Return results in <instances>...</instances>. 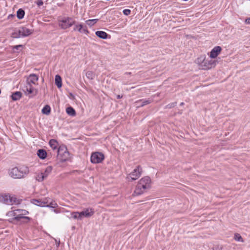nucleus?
I'll list each match as a JSON object with an SVG mask.
<instances>
[{
    "instance_id": "1",
    "label": "nucleus",
    "mask_w": 250,
    "mask_h": 250,
    "mask_svg": "<svg viewBox=\"0 0 250 250\" xmlns=\"http://www.w3.org/2000/svg\"><path fill=\"white\" fill-rule=\"evenodd\" d=\"M28 211L25 209H18L8 211L6 216L10 222L15 220L19 221L21 218H24L29 220L30 218L29 217L24 216L28 214Z\"/></svg>"
},
{
    "instance_id": "2",
    "label": "nucleus",
    "mask_w": 250,
    "mask_h": 250,
    "mask_svg": "<svg viewBox=\"0 0 250 250\" xmlns=\"http://www.w3.org/2000/svg\"><path fill=\"white\" fill-rule=\"evenodd\" d=\"M151 179L148 177H144L140 180L134 193L136 195H139L145 192L151 187Z\"/></svg>"
},
{
    "instance_id": "3",
    "label": "nucleus",
    "mask_w": 250,
    "mask_h": 250,
    "mask_svg": "<svg viewBox=\"0 0 250 250\" xmlns=\"http://www.w3.org/2000/svg\"><path fill=\"white\" fill-rule=\"evenodd\" d=\"M29 168L25 166H22L18 168L15 167L10 168L8 170L9 175L14 179H20L24 177L29 173Z\"/></svg>"
},
{
    "instance_id": "4",
    "label": "nucleus",
    "mask_w": 250,
    "mask_h": 250,
    "mask_svg": "<svg viewBox=\"0 0 250 250\" xmlns=\"http://www.w3.org/2000/svg\"><path fill=\"white\" fill-rule=\"evenodd\" d=\"M0 202L8 205H19L21 204V200L17 199L15 196L3 194L0 195Z\"/></svg>"
},
{
    "instance_id": "5",
    "label": "nucleus",
    "mask_w": 250,
    "mask_h": 250,
    "mask_svg": "<svg viewBox=\"0 0 250 250\" xmlns=\"http://www.w3.org/2000/svg\"><path fill=\"white\" fill-rule=\"evenodd\" d=\"M58 157L62 161H65L69 158V154L65 146H59L58 150Z\"/></svg>"
},
{
    "instance_id": "6",
    "label": "nucleus",
    "mask_w": 250,
    "mask_h": 250,
    "mask_svg": "<svg viewBox=\"0 0 250 250\" xmlns=\"http://www.w3.org/2000/svg\"><path fill=\"white\" fill-rule=\"evenodd\" d=\"M217 64V61L212 60H205L204 59L203 62L200 64L201 69L208 70L214 67Z\"/></svg>"
},
{
    "instance_id": "7",
    "label": "nucleus",
    "mask_w": 250,
    "mask_h": 250,
    "mask_svg": "<svg viewBox=\"0 0 250 250\" xmlns=\"http://www.w3.org/2000/svg\"><path fill=\"white\" fill-rule=\"evenodd\" d=\"M75 22V21L71 18L66 17L64 18L59 21V26L62 29H67Z\"/></svg>"
},
{
    "instance_id": "8",
    "label": "nucleus",
    "mask_w": 250,
    "mask_h": 250,
    "mask_svg": "<svg viewBox=\"0 0 250 250\" xmlns=\"http://www.w3.org/2000/svg\"><path fill=\"white\" fill-rule=\"evenodd\" d=\"M52 167L51 166L47 167L43 172H41L38 174L36 176V179L39 182H42L46 179L48 176L51 173Z\"/></svg>"
},
{
    "instance_id": "9",
    "label": "nucleus",
    "mask_w": 250,
    "mask_h": 250,
    "mask_svg": "<svg viewBox=\"0 0 250 250\" xmlns=\"http://www.w3.org/2000/svg\"><path fill=\"white\" fill-rule=\"evenodd\" d=\"M142 173V168L138 166L136 168L134 169L133 171L130 173L127 177L128 181L136 180L140 177Z\"/></svg>"
},
{
    "instance_id": "10",
    "label": "nucleus",
    "mask_w": 250,
    "mask_h": 250,
    "mask_svg": "<svg viewBox=\"0 0 250 250\" xmlns=\"http://www.w3.org/2000/svg\"><path fill=\"white\" fill-rule=\"evenodd\" d=\"M104 159V155L100 152L93 153L91 156V162L94 164H97L102 162Z\"/></svg>"
},
{
    "instance_id": "11",
    "label": "nucleus",
    "mask_w": 250,
    "mask_h": 250,
    "mask_svg": "<svg viewBox=\"0 0 250 250\" xmlns=\"http://www.w3.org/2000/svg\"><path fill=\"white\" fill-rule=\"evenodd\" d=\"M94 210L92 208H86L82 211L80 212L82 220L84 218H89L91 217L94 214Z\"/></svg>"
},
{
    "instance_id": "12",
    "label": "nucleus",
    "mask_w": 250,
    "mask_h": 250,
    "mask_svg": "<svg viewBox=\"0 0 250 250\" xmlns=\"http://www.w3.org/2000/svg\"><path fill=\"white\" fill-rule=\"evenodd\" d=\"M33 30L25 27L19 28V33L21 34V37H25L31 35Z\"/></svg>"
},
{
    "instance_id": "13",
    "label": "nucleus",
    "mask_w": 250,
    "mask_h": 250,
    "mask_svg": "<svg viewBox=\"0 0 250 250\" xmlns=\"http://www.w3.org/2000/svg\"><path fill=\"white\" fill-rule=\"evenodd\" d=\"M31 203L35 205L41 207H45L46 204L48 203L47 199H32L31 200Z\"/></svg>"
},
{
    "instance_id": "14",
    "label": "nucleus",
    "mask_w": 250,
    "mask_h": 250,
    "mask_svg": "<svg viewBox=\"0 0 250 250\" xmlns=\"http://www.w3.org/2000/svg\"><path fill=\"white\" fill-rule=\"evenodd\" d=\"M39 80V77L34 74H30L27 79V83L28 85H30L31 83L36 84Z\"/></svg>"
},
{
    "instance_id": "15",
    "label": "nucleus",
    "mask_w": 250,
    "mask_h": 250,
    "mask_svg": "<svg viewBox=\"0 0 250 250\" xmlns=\"http://www.w3.org/2000/svg\"><path fill=\"white\" fill-rule=\"evenodd\" d=\"M221 51V47L217 46L214 47L210 53V57L211 58H215L219 54Z\"/></svg>"
},
{
    "instance_id": "16",
    "label": "nucleus",
    "mask_w": 250,
    "mask_h": 250,
    "mask_svg": "<svg viewBox=\"0 0 250 250\" xmlns=\"http://www.w3.org/2000/svg\"><path fill=\"white\" fill-rule=\"evenodd\" d=\"M74 30H77L80 33H83L85 34H87L88 33V31L87 30L86 27L85 26L84 27L82 24L75 25L74 28Z\"/></svg>"
},
{
    "instance_id": "17",
    "label": "nucleus",
    "mask_w": 250,
    "mask_h": 250,
    "mask_svg": "<svg viewBox=\"0 0 250 250\" xmlns=\"http://www.w3.org/2000/svg\"><path fill=\"white\" fill-rule=\"evenodd\" d=\"M49 144L50 146V147L52 148L53 150H58L59 148V144L58 142L54 139H51L50 140L49 142Z\"/></svg>"
},
{
    "instance_id": "18",
    "label": "nucleus",
    "mask_w": 250,
    "mask_h": 250,
    "mask_svg": "<svg viewBox=\"0 0 250 250\" xmlns=\"http://www.w3.org/2000/svg\"><path fill=\"white\" fill-rule=\"evenodd\" d=\"M96 35L99 38L102 39H105L107 37V34L103 31H97L95 33Z\"/></svg>"
},
{
    "instance_id": "19",
    "label": "nucleus",
    "mask_w": 250,
    "mask_h": 250,
    "mask_svg": "<svg viewBox=\"0 0 250 250\" xmlns=\"http://www.w3.org/2000/svg\"><path fill=\"white\" fill-rule=\"evenodd\" d=\"M37 155L40 158L44 159L46 157L47 153L45 150L41 149L38 150Z\"/></svg>"
},
{
    "instance_id": "20",
    "label": "nucleus",
    "mask_w": 250,
    "mask_h": 250,
    "mask_svg": "<svg viewBox=\"0 0 250 250\" xmlns=\"http://www.w3.org/2000/svg\"><path fill=\"white\" fill-rule=\"evenodd\" d=\"M26 91L28 92V94H34V95H36L38 92L37 90L34 88L31 84H27L26 86Z\"/></svg>"
},
{
    "instance_id": "21",
    "label": "nucleus",
    "mask_w": 250,
    "mask_h": 250,
    "mask_svg": "<svg viewBox=\"0 0 250 250\" xmlns=\"http://www.w3.org/2000/svg\"><path fill=\"white\" fill-rule=\"evenodd\" d=\"M21 97V92L17 91L13 93L11 95V98L13 100L17 101L19 100Z\"/></svg>"
},
{
    "instance_id": "22",
    "label": "nucleus",
    "mask_w": 250,
    "mask_h": 250,
    "mask_svg": "<svg viewBox=\"0 0 250 250\" xmlns=\"http://www.w3.org/2000/svg\"><path fill=\"white\" fill-rule=\"evenodd\" d=\"M55 83L58 88H60L62 86V79L59 75H56L55 78Z\"/></svg>"
},
{
    "instance_id": "23",
    "label": "nucleus",
    "mask_w": 250,
    "mask_h": 250,
    "mask_svg": "<svg viewBox=\"0 0 250 250\" xmlns=\"http://www.w3.org/2000/svg\"><path fill=\"white\" fill-rule=\"evenodd\" d=\"M66 113L70 116H74L76 115L75 110L71 107H67L66 109Z\"/></svg>"
},
{
    "instance_id": "24",
    "label": "nucleus",
    "mask_w": 250,
    "mask_h": 250,
    "mask_svg": "<svg viewBox=\"0 0 250 250\" xmlns=\"http://www.w3.org/2000/svg\"><path fill=\"white\" fill-rule=\"evenodd\" d=\"M24 11L21 9H20L17 12V16L19 19H22L24 16Z\"/></svg>"
},
{
    "instance_id": "25",
    "label": "nucleus",
    "mask_w": 250,
    "mask_h": 250,
    "mask_svg": "<svg viewBox=\"0 0 250 250\" xmlns=\"http://www.w3.org/2000/svg\"><path fill=\"white\" fill-rule=\"evenodd\" d=\"M98 21V19L88 20L85 21L86 23L90 27L94 25Z\"/></svg>"
},
{
    "instance_id": "26",
    "label": "nucleus",
    "mask_w": 250,
    "mask_h": 250,
    "mask_svg": "<svg viewBox=\"0 0 250 250\" xmlns=\"http://www.w3.org/2000/svg\"><path fill=\"white\" fill-rule=\"evenodd\" d=\"M71 217L75 219L82 220L80 212H73L71 213Z\"/></svg>"
},
{
    "instance_id": "27",
    "label": "nucleus",
    "mask_w": 250,
    "mask_h": 250,
    "mask_svg": "<svg viewBox=\"0 0 250 250\" xmlns=\"http://www.w3.org/2000/svg\"><path fill=\"white\" fill-rule=\"evenodd\" d=\"M42 113L43 114L48 115L50 112V107L49 105H45L42 109Z\"/></svg>"
},
{
    "instance_id": "28",
    "label": "nucleus",
    "mask_w": 250,
    "mask_h": 250,
    "mask_svg": "<svg viewBox=\"0 0 250 250\" xmlns=\"http://www.w3.org/2000/svg\"><path fill=\"white\" fill-rule=\"evenodd\" d=\"M58 207V204L57 203L54 201H51L49 204L48 203L46 204L45 207L51 208H56Z\"/></svg>"
},
{
    "instance_id": "29",
    "label": "nucleus",
    "mask_w": 250,
    "mask_h": 250,
    "mask_svg": "<svg viewBox=\"0 0 250 250\" xmlns=\"http://www.w3.org/2000/svg\"><path fill=\"white\" fill-rule=\"evenodd\" d=\"M85 76L87 78L90 79V80H93L95 78V74L92 71H87L86 73Z\"/></svg>"
},
{
    "instance_id": "30",
    "label": "nucleus",
    "mask_w": 250,
    "mask_h": 250,
    "mask_svg": "<svg viewBox=\"0 0 250 250\" xmlns=\"http://www.w3.org/2000/svg\"><path fill=\"white\" fill-rule=\"evenodd\" d=\"M12 37L14 38H21V34L19 33V28L18 30H15L11 35Z\"/></svg>"
},
{
    "instance_id": "31",
    "label": "nucleus",
    "mask_w": 250,
    "mask_h": 250,
    "mask_svg": "<svg viewBox=\"0 0 250 250\" xmlns=\"http://www.w3.org/2000/svg\"><path fill=\"white\" fill-rule=\"evenodd\" d=\"M234 239L236 241H238V242H243V241L242 237H241L240 234H239V233H235L234 234Z\"/></svg>"
},
{
    "instance_id": "32",
    "label": "nucleus",
    "mask_w": 250,
    "mask_h": 250,
    "mask_svg": "<svg viewBox=\"0 0 250 250\" xmlns=\"http://www.w3.org/2000/svg\"><path fill=\"white\" fill-rule=\"evenodd\" d=\"M151 102V100H143L142 101H141V104H140V106H143L145 105L148 104L149 103H150Z\"/></svg>"
},
{
    "instance_id": "33",
    "label": "nucleus",
    "mask_w": 250,
    "mask_h": 250,
    "mask_svg": "<svg viewBox=\"0 0 250 250\" xmlns=\"http://www.w3.org/2000/svg\"><path fill=\"white\" fill-rule=\"evenodd\" d=\"M123 13L125 15H128L130 14V10L129 9H125L123 10Z\"/></svg>"
},
{
    "instance_id": "34",
    "label": "nucleus",
    "mask_w": 250,
    "mask_h": 250,
    "mask_svg": "<svg viewBox=\"0 0 250 250\" xmlns=\"http://www.w3.org/2000/svg\"><path fill=\"white\" fill-rule=\"evenodd\" d=\"M43 1L41 0H38L37 2V4L39 6H40L41 5H42L43 4Z\"/></svg>"
},
{
    "instance_id": "35",
    "label": "nucleus",
    "mask_w": 250,
    "mask_h": 250,
    "mask_svg": "<svg viewBox=\"0 0 250 250\" xmlns=\"http://www.w3.org/2000/svg\"><path fill=\"white\" fill-rule=\"evenodd\" d=\"M22 47V45H15L13 47V49H18Z\"/></svg>"
},
{
    "instance_id": "36",
    "label": "nucleus",
    "mask_w": 250,
    "mask_h": 250,
    "mask_svg": "<svg viewBox=\"0 0 250 250\" xmlns=\"http://www.w3.org/2000/svg\"><path fill=\"white\" fill-rule=\"evenodd\" d=\"M53 211L54 212H55V213H57V214H58V213H60V210H59L58 209H54L53 210Z\"/></svg>"
},
{
    "instance_id": "37",
    "label": "nucleus",
    "mask_w": 250,
    "mask_h": 250,
    "mask_svg": "<svg viewBox=\"0 0 250 250\" xmlns=\"http://www.w3.org/2000/svg\"><path fill=\"white\" fill-rule=\"evenodd\" d=\"M245 23L247 24H250V18L246 19Z\"/></svg>"
},
{
    "instance_id": "38",
    "label": "nucleus",
    "mask_w": 250,
    "mask_h": 250,
    "mask_svg": "<svg viewBox=\"0 0 250 250\" xmlns=\"http://www.w3.org/2000/svg\"><path fill=\"white\" fill-rule=\"evenodd\" d=\"M122 97H123L122 96H121V95H117V98H118V99L122 98Z\"/></svg>"
},
{
    "instance_id": "39",
    "label": "nucleus",
    "mask_w": 250,
    "mask_h": 250,
    "mask_svg": "<svg viewBox=\"0 0 250 250\" xmlns=\"http://www.w3.org/2000/svg\"><path fill=\"white\" fill-rule=\"evenodd\" d=\"M70 96H73L72 94H71V93L70 94Z\"/></svg>"
}]
</instances>
